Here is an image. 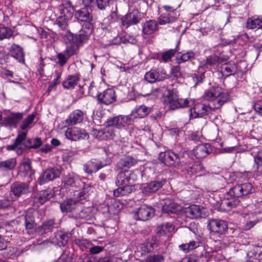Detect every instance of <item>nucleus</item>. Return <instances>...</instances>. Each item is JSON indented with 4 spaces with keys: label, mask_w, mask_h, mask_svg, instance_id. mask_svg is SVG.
I'll list each match as a JSON object with an SVG mask.
<instances>
[{
    "label": "nucleus",
    "mask_w": 262,
    "mask_h": 262,
    "mask_svg": "<svg viewBox=\"0 0 262 262\" xmlns=\"http://www.w3.org/2000/svg\"><path fill=\"white\" fill-rule=\"evenodd\" d=\"M165 182L166 181L165 180L151 181L143 188V192L145 193L155 192L161 188Z\"/></svg>",
    "instance_id": "7c9ffc66"
},
{
    "label": "nucleus",
    "mask_w": 262,
    "mask_h": 262,
    "mask_svg": "<svg viewBox=\"0 0 262 262\" xmlns=\"http://www.w3.org/2000/svg\"><path fill=\"white\" fill-rule=\"evenodd\" d=\"M246 27L250 29L262 28V16H254L249 18L247 21Z\"/></svg>",
    "instance_id": "e433bc0d"
},
{
    "label": "nucleus",
    "mask_w": 262,
    "mask_h": 262,
    "mask_svg": "<svg viewBox=\"0 0 262 262\" xmlns=\"http://www.w3.org/2000/svg\"><path fill=\"white\" fill-rule=\"evenodd\" d=\"M13 35V31L9 28L0 26V40L10 38Z\"/></svg>",
    "instance_id": "8fccbe9b"
},
{
    "label": "nucleus",
    "mask_w": 262,
    "mask_h": 262,
    "mask_svg": "<svg viewBox=\"0 0 262 262\" xmlns=\"http://www.w3.org/2000/svg\"><path fill=\"white\" fill-rule=\"evenodd\" d=\"M106 165V162L93 159L83 165V170L86 173L92 174L93 172H96Z\"/></svg>",
    "instance_id": "f3484780"
},
{
    "label": "nucleus",
    "mask_w": 262,
    "mask_h": 262,
    "mask_svg": "<svg viewBox=\"0 0 262 262\" xmlns=\"http://www.w3.org/2000/svg\"><path fill=\"white\" fill-rule=\"evenodd\" d=\"M174 229V226L170 223H167L159 227L157 229V234L161 236L172 232Z\"/></svg>",
    "instance_id": "ea45409f"
},
{
    "label": "nucleus",
    "mask_w": 262,
    "mask_h": 262,
    "mask_svg": "<svg viewBox=\"0 0 262 262\" xmlns=\"http://www.w3.org/2000/svg\"><path fill=\"white\" fill-rule=\"evenodd\" d=\"M134 218L137 221H146L150 219L155 215V209L151 206L142 205L133 211Z\"/></svg>",
    "instance_id": "39448f33"
},
{
    "label": "nucleus",
    "mask_w": 262,
    "mask_h": 262,
    "mask_svg": "<svg viewBox=\"0 0 262 262\" xmlns=\"http://www.w3.org/2000/svg\"><path fill=\"white\" fill-rule=\"evenodd\" d=\"M92 21H84L81 30L87 32V34H92L94 30V26Z\"/></svg>",
    "instance_id": "0e129e2a"
},
{
    "label": "nucleus",
    "mask_w": 262,
    "mask_h": 262,
    "mask_svg": "<svg viewBox=\"0 0 262 262\" xmlns=\"http://www.w3.org/2000/svg\"><path fill=\"white\" fill-rule=\"evenodd\" d=\"M208 211L206 208L196 205H191L181 208V215H184L191 219L205 217L208 216Z\"/></svg>",
    "instance_id": "20e7f679"
},
{
    "label": "nucleus",
    "mask_w": 262,
    "mask_h": 262,
    "mask_svg": "<svg viewBox=\"0 0 262 262\" xmlns=\"http://www.w3.org/2000/svg\"><path fill=\"white\" fill-rule=\"evenodd\" d=\"M82 184H83L82 188L78 194V198L80 200L86 199L89 195L92 188V186L90 184H85L83 182Z\"/></svg>",
    "instance_id": "49530a36"
},
{
    "label": "nucleus",
    "mask_w": 262,
    "mask_h": 262,
    "mask_svg": "<svg viewBox=\"0 0 262 262\" xmlns=\"http://www.w3.org/2000/svg\"><path fill=\"white\" fill-rule=\"evenodd\" d=\"M71 235L69 233H59L57 234L56 238L58 242L61 243V245L64 246L67 244Z\"/></svg>",
    "instance_id": "13d9d810"
},
{
    "label": "nucleus",
    "mask_w": 262,
    "mask_h": 262,
    "mask_svg": "<svg viewBox=\"0 0 262 262\" xmlns=\"http://www.w3.org/2000/svg\"><path fill=\"white\" fill-rule=\"evenodd\" d=\"M176 49H170L162 53L161 57L160 60L164 62H168L170 60L171 58L176 55Z\"/></svg>",
    "instance_id": "603ef678"
},
{
    "label": "nucleus",
    "mask_w": 262,
    "mask_h": 262,
    "mask_svg": "<svg viewBox=\"0 0 262 262\" xmlns=\"http://www.w3.org/2000/svg\"><path fill=\"white\" fill-rule=\"evenodd\" d=\"M26 229L33 231L36 229V224L35 217L31 211H28L25 217Z\"/></svg>",
    "instance_id": "4c0bfd02"
},
{
    "label": "nucleus",
    "mask_w": 262,
    "mask_h": 262,
    "mask_svg": "<svg viewBox=\"0 0 262 262\" xmlns=\"http://www.w3.org/2000/svg\"><path fill=\"white\" fill-rule=\"evenodd\" d=\"M253 158L254 164L256 165V170L262 166V149L254 150L251 153Z\"/></svg>",
    "instance_id": "a18cd8bd"
},
{
    "label": "nucleus",
    "mask_w": 262,
    "mask_h": 262,
    "mask_svg": "<svg viewBox=\"0 0 262 262\" xmlns=\"http://www.w3.org/2000/svg\"><path fill=\"white\" fill-rule=\"evenodd\" d=\"M79 80L80 78L78 74L69 75L62 82L63 87L66 89H74L77 85Z\"/></svg>",
    "instance_id": "72a5a7b5"
},
{
    "label": "nucleus",
    "mask_w": 262,
    "mask_h": 262,
    "mask_svg": "<svg viewBox=\"0 0 262 262\" xmlns=\"http://www.w3.org/2000/svg\"><path fill=\"white\" fill-rule=\"evenodd\" d=\"M57 224L55 223L54 219H51L45 221L41 225V228L46 233L51 232L54 228L57 227Z\"/></svg>",
    "instance_id": "de8ad7c7"
},
{
    "label": "nucleus",
    "mask_w": 262,
    "mask_h": 262,
    "mask_svg": "<svg viewBox=\"0 0 262 262\" xmlns=\"http://www.w3.org/2000/svg\"><path fill=\"white\" fill-rule=\"evenodd\" d=\"M151 110V107H147L145 105L137 106L132 111L131 116H133L135 118H144L149 114Z\"/></svg>",
    "instance_id": "473e14b6"
},
{
    "label": "nucleus",
    "mask_w": 262,
    "mask_h": 262,
    "mask_svg": "<svg viewBox=\"0 0 262 262\" xmlns=\"http://www.w3.org/2000/svg\"><path fill=\"white\" fill-rule=\"evenodd\" d=\"M36 115V113H33L29 115L28 117L22 122L20 125V128L23 130H27L26 132L27 133V129L31 127V125L34 121Z\"/></svg>",
    "instance_id": "37998d69"
},
{
    "label": "nucleus",
    "mask_w": 262,
    "mask_h": 262,
    "mask_svg": "<svg viewBox=\"0 0 262 262\" xmlns=\"http://www.w3.org/2000/svg\"><path fill=\"white\" fill-rule=\"evenodd\" d=\"M179 161L180 158L178 154L173 151L167 152L165 165L167 166L173 165L176 163H179Z\"/></svg>",
    "instance_id": "c03bdc74"
},
{
    "label": "nucleus",
    "mask_w": 262,
    "mask_h": 262,
    "mask_svg": "<svg viewBox=\"0 0 262 262\" xmlns=\"http://www.w3.org/2000/svg\"><path fill=\"white\" fill-rule=\"evenodd\" d=\"M210 106L203 103H196L193 109H190V118H195L206 115L212 110Z\"/></svg>",
    "instance_id": "a211bd4d"
},
{
    "label": "nucleus",
    "mask_w": 262,
    "mask_h": 262,
    "mask_svg": "<svg viewBox=\"0 0 262 262\" xmlns=\"http://www.w3.org/2000/svg\"><path fill=\"white\" fill-rule=\"evenodd\" d=\"M31 161L29 159H25L20 164L18 173L21 177L31 176L34 173L31 167Z\"/></svg>",
    "instance_id": "2f4dec72"
},
{
    "label": "nucleus",
    "mask_w": 262,
    "mask_h": 262,
    "mask_svg": "<svg viewBox=\"0 0 262 262\" xmlns=\"http://www.w3.org/2000/svg\"><path fill=\"white\" fill-rule=\"evenodd\" d=\"M166 71L162 68L151 69L144 75V79L150 83L165 80L167 78Z\"/></svg>",
    "instance_id": "6e6552de"
},
{
    "label": "nucleus",
    "mask_w": 262,
    "mask_h": 262,
    "mask_svg": "<svg viewBox=\"0 0 262 262\" xmlns=\"http://www.w3.org/2000/svg\"><path fill=\"white\" fill-rule=\"evenodd\" d=\"M60 15L71 19L74 12V7L70 1L63 0L58 6Z\"/></svg>",
    "instance_id": "412c9836"
},
{
    "label": "nucleus",
    "mask_w": 262,
    "mask_h": 262,
    "mask_svg": "<svg viewBox=\"0 0 262 262\" xmlns=\"http://www.w3.org/2000/svg\"><path fill=\"white\" fill-rule=\"evenodd\" d=\"M92 34H87V32L80 30L78 34H74L72 33H69L67 35V37L69 41L77 46H82L89 39Z\"/></svg>",
    "instance_id": "2eb2a0df"
},
{
    "label": "nucleus",
    "mask_w": 262,
    "mask_h": 262,
    "mask_svg": "<svg viewBox=\"0 0 262 262\" xmlns=\"http://www.w3.org/2000/svg\"><path fill=\"white\" fill-rule=\"evenodd\" d=\"M254 189L250 183H245L241 185H237L231 188L228 192V195L231 196L240 197L248 195L254 192Z\"/></svg>",
    "instance_id": "0eeeda50"
},
{
    "label": "nucleus",
    "mask_w": 262,
    "mask_h": 262,
    "mask_svg": "<svg viewBox=\"0 0 262 262\" xmlns=\"http://www.w3.org/2000/svg\"><path fill=\"white\" fill-rule=\"evenodd\" d=\"M84 7L75 10L74 12V17L78 21L80 22H84L93 20V16L92 13L89 11L88 7L90 6H84Z\"/></svg>",
    "instance_id": "393cba45"
},
{
    "label": "nucleus",
    "mask_w": 262,
    "mask_h": 262,
    "mask_svg": "<svg viewBox=\"0 0 262 262\" xmlns=\"http://www.w3.org/2000/svg\"><path fill=\"white\" fill-rule=\"evenodd\" d=\"M66 138L72 141L88 139L89 135L85 129L78 127H70L65 132Z\"/></svg>",
    "instance_id": "1a4fd4ad"
},
{
    "label": "nucleus",
    "mask_w": 262,
    "mask_h": 262,
    "mask_svg": "<svg viewBox=\"0 0 262 262\" xmlns=\"http://www.w3.org/2000/svg\"><path fill=\"white\" fill-rule=\"evenodd\" d=\"M111 127L107 126V127L104 129L97 130L96 137L100 140H103L105 138H113L115 136V133Z\"/></svg>",
    "instance_id": "a19ab883"
},
{
    "label": "nucleus",
    "mask_w": 262,
    "mask_h": 262,
    "mask_svg": "<svg viewBox=\"0 0 262 262\" xmlns=\"http://www.w3.org/2000/svg\"><path fill=\"white\" fill-rule=\"evenodd\" d=\"M164 260L163 257L161 255H149L143 262H162Z\"/></svg>",
    "instance_id": "680f3d73"
},
{
    "label": "nucleus",
    "mask_w": 262,
    "mask_h": 262,
    "mask_svg": "<svg viewBox=\"0 0 262 262\" xmlns=\"http://www.w3.org/2000/svg\"><path fill=\"white\" fill-rule=\"evenodd\" d=\"M16 159L14 158L0 161V171L8 172L14 170L16 166Z\"/></svg>",
    "instance_id": "f704fd0d"
},
{
    "label": "nucleus",
    "mask_w": 262,
    "mask_h": 262,
    "mask_svg": "<svg viewBox=\"0 0 262 262\" xmlns=\"http://www.w3.org/2000/svg\"><path fill=\"white\" fill-rule=\"evenodd\" d=\"M83 117V112L80 110H76L69 114L65 123L68 126L74 125L82 122Z\"/></svg>",
    "instance_id": "b1692460"
},
{
    "label": "nucleus",
    "mask_w": 262,
    "mask_h": 262,
    "mask_svg": "<svg viewBox=\"0 0 262 262\" xmlns=\"http://www.w3.org/2000/svg\"><path fill=\"white\" fill-rule=\"evenodd\" d=\"M163 202L162 207L163 213L176 214L178 216L180 211L179 205L169 199H165Z\"/></svg>",
    "instance_id": "aec40b11"
},
{
    "label": "nucleus",
    "mask_w": 262,
    "mask_h": 262,
    "mask_svg": "<svg viewBox=\"0 0 262 262\" xmlns=\"http://www.w3.org/2000/svg\"><path fill=\"white\" fill-rule=\"evenodd\" d=\"M70 18L59 15L55 21V24H56L61 30H64L67 29L68 25V21Z\"/></svg>",
    "instance_id": "864d4df0"
},
{
    "label": "nucleus",
    "mask_w": 262,
    "mask_h": 262,
    "mask_svg": "<svg viewBox=\"0 0 262 262\" xmlns=\"http://www.w3.org/2000/svg\"><path fill=\"white\" fill-rule=\"evenodd\" d=\"M141 19L142 15L141 13L138 9H135L123 16L121 21L123 26L128 27L130 26L138 24Z\"/></svg>",
    "instance_id": "9d476101"
},
{
    "label": "nucleus",
    "mask_w": 262,
    "mask_h": 262,
    "mask_svg": "<svg viewBox=\"0 0 262 262\" xmlns=\"http://www.w3.org/2000/svg\"><path fill=\"white\" fill-rule=\"evenodd\" d=\"M24 116V113H23L12 112L4 119L3 124L11 127L16 128Z\"/></svg>",
    "instance_id": "4be33fe9"
},
{
    "label": "nucleus",
    "mask_w": 262,
    "mask_h": 262,
    "mask_svg": "<svg viewBox=\"0 0 262 262\" xmlns=\"http://www.w3.org/2000/svg\"><path fill=\"white\" fill-rule=\"evenodd\" d=\"M137 163L132 157L127 156L121 159L117 163V166L120 169L129 168Z\"/></svg>",
    "instance_id": "c9c22d12"
},
{
    "label": "nucleus",
    "mask_w": 262,
    "mask_h": 262,
    "mask_svg": "<svg viewBox=\"0 0 262 262\" xmlns=\"http://www.w3.org/2000/svg\"><path fill=\"white\" fill-rule=\"evenodd\" d=\"M54 191L50 188L39 191L35 196L36 202L42 205L54 195Z\"/></svg>",
    "instance_id": "c756f323"
},
{
    "label": "nucleus",
    "mask_w": 262,
    "mask_h": 262,
    "mask_svg": "<svg viewBox=\"0 0 262 262\" xmlns=\"http://www.w3.org/2000/svg\"><path fill=\"white\" fill-rule=\"evenodd\" d=\"M261 210L256 211L254 213L244 214V217L247 220L245 229L249 230L252 228L260 220H262V204H260Z\"/></svg>",
    "instance_id": "6ab92c4d"
},
{
    "label": "nucleus",
    "mask_w": 262,
    "mask_h": 262,
    "mask_svg": "<svg viewBox=\"0 0 262 262\" xmlns=\"http://www.w3.org/2000/svg\"><path fill=\"white\" fill-rule=\"evenodd\" d=\"M60 170L57 167L50 168L42 172L38 179L40 185L44 184L49 181H52L60 176Z\"/></svg>",
    "instance_id": "ddd939ff"
},
{
    "label": "nucleus",
    "mask_w": 262,
    "mask_h": 262,
    "mask_svg": "<svg viewBox=\"0 0 262 262\" xmlns=\"http://www.w3.org/2000/svg\"><path fill=\"white\" fill-rule=\"evenodd\" d=\"M131 118L128 116L119 115L108 119L107 121V126L115 127L118 129L128 125L130 123Z\"/></svg>",
    "instance_id": "f8f14e48"
},
{
    "label": "nucleus",
    "mask_w": 262,
    "mask_h": 262,
    "mask_svg": "<svg viewBox=\"0 0 262 262\" xmlns=\"http://www.w3.org/2000/svg\"><path fill=\"white\" fill-rule=\"evenodd\" d=\"M56 57L58 59L56 63L61 67H64L69 59L63 52L58 53L57 54Z\"/></svg>",
    "instance_id": "bf43d9fd"
},
{
    "label": "nucleus",
    "mask_w": 262,
    "mask_h": 262,
    "mask_svg": "<svg viewBox=\"0 0 262 262\" xmlns=\"http://www.w3.org/2000/svg\"><path fill=\"white\" fill-rule=\"evenodd\" d=\"M89 93L93 97H96L98 99V95L100 93L98 92L97 86H95L92 82L89 87Z\"/></svg>",
    "instance_id": "338daca9"
},
{
    "label": "nucleus",
    "mask_w": 262,
    "mask_h": 262,
    "mask_svg": "<svg viewBox=\"0 0 262 262\" xmlns=\"http://www.w3.org/2000/svg\"><path fill=\"white\" fill-rule=\"evenodd\" d=\"M81 46H77L73 43V45H70L68 46L63 51V53L70 58L72 56L77 54L78 48Z\"/></svg>",
    "instance_id": "5fc2aeb1"
},
{
    "label": "nucleus",
    "mask_w": 262,
    "mask_h": 262,
    "mask_svg": "<svg viewBox=\"0 0 262 262\" xmlns=\"http://www.w3.org/2000/svg\"><path fill=\"white\" fill-rule=\"evenodd\" d=\"M142 33L144 35H151L158 30V24L154 19L146 20L142 24Z\"/></svg>",
    "instance_id": "c85d7f7f"
},
{
    "label": "nucleus",
    "mask_w": 262,
    "mask_h": 262,
    "mask_svg": "<svg viewBox=\"0 0 262 262\" xmlns=\"http://www.w3.org/2000/svg\"><path fill=\"white\" fill-rule=\"evenodd\" d=\"M220 62V58L217 56L208 57L206 60V66H212L218 64Z\"/></svg>",
    "instance_id": "69168bd1"
},
{
    "label": "nucleus",
    "mask_w": 262,
    "mask_h": 262,
    "mask_svg": "<svg viewBox=\"0 0 262 262\" xmlns=\"http://www.w3.org/2000/svg\"><path fill=\"white\" fill-rule=\"evenodd\" d=\"M63 183V186L66 188H79L81 186L83 182L76 174L72 173L66 176Z\"/></svg>",
    "instance_id": "a878e982"
},
{
    "label": "nucleus",
    "mask_w": 262,
    "mask_h": 262,
    "mask_svg": "<svg viewBox=\"0 0 262 262\" xmlns=\"http://www.w3.org/2000/svg\"><path fill=\"white\" fill-rule=\"evenodd\" d=\"M235 196H231L230 195H228V192L226 194V199L221 201L220 204V210H223L225 211H228L231 208L235 207L238 204V201L237 199H235Z\"/></svg>",
    "instance_id": "cd10ccee"
},
{
    "label": "nucleus",
    "mask_w": 262,
    "mask_h": 262,
    "mask_svg": "<svg viewBox=\"0 0 262 262\" xmlns=\"http://www.w3.org/2000/svg\"><path fill=\"white\" fill-rule=\"evenodd\" d=\"M204 169L202 164L199 162L194 163L189 169H187L188 172L190 174H197Z\"/></svg>",
    "instance_id": "6e6d98bb"
},
{
    "label": "nucleus",
    "mask_w": 262,
    "mask_h": 262,
    "mask_svg": "<svg viewBox=\"0 0 262 262\" xmlns=\"http://www.w3.org/2000/svg\"><path fill=\"white\" fill-rule=\"evenodd\" d=\"M203 97L204 99L212 103L213 110L220 108L229 99L228 93L217 85L211 86L206 90Z\"/></svg>",
    "instance_id": "7ed1b4c3"
},
{
    "label": "nucleus",
    "mask_w": 262,
    "mask_h": 262,
    "mask_svg": "<svg viewBox=\"0 0 262 262\" xmlns=\"http://www.w3.org/2000/svg\"><path fill=\"white\" fill-rule=\"evenodd\" d=\"M92 212L90 208H84L77 214V217L82 220H90Z\"/></svg>",
    "instance_id": "3c124183"
},
{
    "label": "nucleus",
    "mask_w": 262,
    "mask_h": 262,
    "mask_svg": "<svg viewBox=\"0 0 262 262\" xmlns=\"http://www.w3.org/2000/svg\"><path fill=\"white\" fill-rule=\"evenodd\" d=\"M76 204V201L72 199H68L61 203L60 205V207L62 212H69L75 208Z\"/></svg>",
    "instance_id": "58836bf2"
},
{
    "label": "nucleus",
    "mask_w": 262,
    "mask_h": 262,
    "mask_svg": "<svg viewBox=\"0 0 262 262\" xmlns=\"http://www.w3.org/2000/svg\"><path fill=\"white\" fill-rule=\"evenodd\" d=\"M11 55L18 60H21L24 57V54L22 48L18 45H13L10 50Z\"/></svg>",
    "instance_id": "79ce46f5"
},
{
    "label": "nucleus",
    "mask_w": 262,
    "mask_h": 262,
    "mask_svg": "<svg viewBox=\"0 0 262 262\" xmlns=\"http://www.w3.org/2000/svg\"><path fill=\"white\" fill-rule=\"evenodd\" d=\"M29 185L24 182H15L11 186L10 192L15 199L29 192Z\"/></svg>",
    "instance_id": "5701e85b"
},
{
    "label": "nucleus",
    "mask_w": 262,
    "mask_h": 262,
    "mask_svg": "<svg viewBox=\"0 0 262 262\" xmlns=\"http://www.w3.org/2000/svg\"><path fill=\"white\" fill-rule=\"evenodd\" d=\"M112 0H95L98 8L101 10H105L109 7Z\"/></svg>",
    "instance_id": "e2e57ef3"
},
{
    "label": "nucleus",
    "mask_w": 262,
    "mask_h": 262,
    "mask_svg": "<svg viewBox=\"0 0 262 262\" xmlns=\"http://www.w3.org/2000/svg\"><path fill=\"white\" fill-rule=\"evenodd\" d=\"M179 54H177V55L176 57V63H178V65L173 66V67L171 69V73L173 76V78L172 80H178L179 77H180V67L179 64H180V58H179Z\"/></svg>",
    "instance_id": "09e8293b"
},
{
    "label": "nucleus",
    "mask_w": 262,
    "mask_h": 262,
    "mask_svg": "<svg viewBox=\"0 0 262 262\" xmlns=\"http://www.w3.org/2000/svg\"><path fill=\"white\" fill-rule=\"evenodd\" d=\"M98 102L100 104L109 105L116 100L115 91L113 89L108 88L98 95Z\"/></svg>",
    "instance_id": "4468645a"
},
{
    "label": "nucleus",
    "mask_w": 262,
    "mask_h": 262,
    "mask_svg": "<svg viewBox=\"0 0 262 262\" xmlns=\"http://www.w3.org/2000/svg\"><path fill=\"white\" fill-rule=\"evenodd\" d=\"M137 178V175L132 170L125 169L119 172L116 178V184L119 187L114 190V196L118 198L132 193Z\"/></svg>",
    "instance_id": "f257e3e1"
},
{
    "label": "nucleus",
    "mask_w": 262,
    "mask_h": 262,
    "mask_svg": "<svg viewBox=\"0 0 262 262\" xmlns=\"http://www.w3.org/2000/svg\"><path fill=\"white\" fill-rule=\"evenodd\" d=\"M27 133L22 132L18 134L14 142L12 145L6 146L8 151H15L17 155H21L26 149H37L42 144L40 138L34 139L27 138Z\"/></svg>",
    "instance_id": "f03ea898"
},
{
    "label": "nucleus",
    "mask_w": 262,
    "mask_h": 262,
    "mask_svg": "<svg viewBox=\"0 0 262 262\" xmlns=\"http://www.w3.org/2000/svg\"><path fill=\"white\" fill-rule=\"evenodd\" d=\"M236 68L235 65H231L230 64H224L222 67L223 72L227 75L233 74L235 72Z\"/></svg>",
    "instance_id": "052dcab7"
},
{
    "label": "nucleus",
    "mask_w": 262,
    "mask_h": 262,
    "mask_svg": "<svg viewBox=\"0 0 262 262\" xmlns=\"http://www.w3.org/2000/svg\"><path fill=\"white\" fill-rule=\"evenodd\" d=\"M164 102L171 110L179 108L180 103L179 102V91L174 88L171 91H169L168 95L164 98Z\"/></svg>",
    "instance_id": "9b49d317"
},
{
    "label": "nucleus",
    "mask_w": 262,
    "mask_h": 262,
    "mask_svg": "<svg viewBox=\"0 0 262 262\" xmlns=\"http://www.w3.org/2000/svg\"><path fill=\"white\" fill-rule=\"evenodd\" d=\"M199 246V243L195 241H191L186 244L181 245V249L185 252L187 253L191 250Z\"/></svg>",
    "instance_id": "4d7b16f0"
},
{
    "label": "nucleus",
    "mask_w": 262,
    "mask_h": 262,
    "mask_svg": "<svg viewBox=\"0 0 262 262\" xmlns=\"http://www.w3.org/2000/svg\"><path fill=\"white\" fill-rule=\"evenodd\" d=\"M211 151L210 145L208 144H200L195 147L192 151L191 155L197 159L206 157Z\"/></svg>",
    "instance_id": "bb28decb"
},
{
    "label": "nucleus",
    "mask_w": 262,
    "mask_h": 262,
    "mask_svg": "<svg viewBox=\"0 0 262 262\" xmlns=\"http://www.w3.org/2000/svg\"><path fill=\"white\" fill-rule=\"evenodd\" d=\"M207 228L213 234L220 235L226 234L228 229L227 222L221 219H212L208 221Z\"/></svg>",
    "instance_id": "423d86ee"
},
{
    "label": "nucleus",
    "mask_w": 262,
    "mask_h": 262,
    "mask_svg": "<svg viewBox=\"0 0 262 262\" xmlns=\"http://www.w3.org/2000/svg\"><path fill=\"white\" fill-rule=\"evenodd\" d=\"M200 259V258L198 257L197 256L192 255L183 258L181 262H199Z\"/></svg>",
    "instance_id": "774afa93"
},
{
    "label": "nucleus",
    "mask_w": 262,
    "mask_h": 262,
    "mask_svg": "<svg viewBox=\"0 0 262 262\" xmlns=\"http://www.w3.org/2000/svg\"><path fill=\"white\" fill-rule=\"evenodd\" d=\"M163 8L165 12L163 13L159 17V24L161 25H164L174 21L177 18V16L176 15L172 8L170 6H164Z\"/></svg>",
    "instance_id": "dca6fc26"
}]
</instances>
